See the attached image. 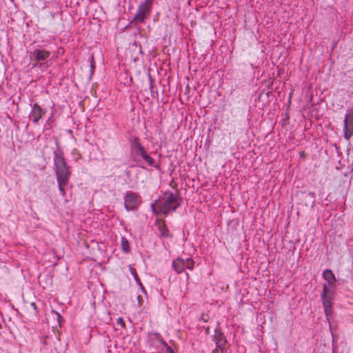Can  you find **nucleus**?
<instances>
[{"label":"nucleus","instance_id":"f257e3e1","mask_svg":"<svg viewBox=\"0 0 353 353\" xmlns=\"http://www.w3.org/2000/svg\"><path fill=\"white\" fill-rule=\"evenodd\" d=\"M130 151L132 159L138 164L143 161L150 166H154V160L147 152L137 137H132L130 140Z\"/></svg>","mask_w":353,"mask_h":353},{"label":"nucleus","instance_id":"f03ea898","mask_svg":"<svg viewBox=\"0 0 353 353\" xmlns=\"http://www.w3.org/2000/svg\"><path fill=\"white\" fill-rule=\"evenodd\" d=\"M53 163L57 181H68L71 174V168L67 163L61 150L53 152Z\"/></svg>","mask_w":353,"mask_h":353},{"label":"nucleus","instance_id":"7ed1b4c3","mask_svg":"<svg viewBox=\"0 0 353 353\" xmlns=\"http://www.w3.org/2000/svg\"><path fill=\"white\" fill-rule=\"evenodd\" d=\"M335 294L334 287L327 288V284L323 285V291L321 294L322 304L324 309L325 315L330 328H331L330 319L333 314V299Z\"/></svg>","mask_w":353,"mask_h":353},{"label":"nucleus","instance_id":"20e7f679","mask_svg":"<svg viewBox=\"0 0 353 353\" xmlns=\"http://www.w3.org/2000/svg\"><path fill=\"white\" fill-rule=\"evenodd\" d=\"M181 205V199L178 194L172 192L164 193L163 201L160 204V212L168 216L170 212H174Z\"/></svg>","mask_w":353,"mask_h":353},{"label":"nucleus","instance_id":"39448f33","mask_svg":"<svg viewBox=\"0 0 353 353\" xmlns=\"http://www.w3.org/2000/svg\"><path fill=\"white\" fill-rule=\"evenodd\" d=\"M153 1L154 0L141 1L137 8V13L132 19V23L136 24L144 23L151 14Z\"/></svg>","mask_w":353,"mask_h":353},{"label":"nucleus","instance_id":"423d86ee","mask_svg":"<svg viewBox=\"0 0 353 353\" xmlns=\"http://www.w3.org/2000/svg\"><path fill=\"white\" fill-rule=\"evenodd\" d=\"M194 267V261L192 258H187L186 259L178 257L172 261V268L177 274H181L187 268L192 270Z\"/></svg>","mask_w":353,"mask_h":353},{"label":"nucleus","instance_id":"0eeeda50","mask_svg":"<svg viewBox=\"0 0 353 353\" xmlns=\"http://www.w3.org/2000/svg\"><path fill=\"white\" fill-rule=\"evenodd\" d=\"M141 201L140 196L132 192H127L124 196V207L127 211H135Z\"/></svg>","mask_w":353,"mask_h":353},{"label":"nucleus","instance_id":"6e6552de","mask_svg":"<svg viewBox=\"0 0 353 353\" xmlns=\"http://www.w3.org/2000/svg\"><path fill=\"white\" fill-rule=\"evenodd\" d=\"M344 138L350 141L353 135V111L348 110L345 114L343 125Z\"/></svg>","mask_w":353,"mask_h":353},{"label":"nucleus","instance_id":"1a4fd4ad","mask_svg":"<svg viewBox=\"0 0 353 353\" xmlns=\"http://www.w3.org/2000/svg\"><path fill=\"white\" fill-rule=\"evenodd\" d=\"M46 113V111L43 109L40 105L34 103L30 112V116L32 118V121L37 123L41 117Z\"/></svg>","mask_w":353,"mask_h":353},{"label":"nucleus","instance_id":"9d476101","mask_svg":"<svg viewBox=\"0 0 353 353\" xmlns=\"http://www.w3.org/2000/svg\"><path fill=\"white\" fill-rule=\"evenodd\" d=\"M212 337L213 341L216 344V347L220 349V350L223 351L225 349V345L226 343V339L224 336V334L221 332L216 331Z\"/></svg>","mask_w":353,"mask_h":353},{"label":"nucleus","instance_id":"9b49d317","mask_svg":"<svg viewBox=\"0 0 353 353\" xmlns=\"http://www.w3.org/2000/svg\"><path fill=\"white\" fill-rule=\"evenodd\" d=\"M322 276L323 278L327 281V288L334 287L335 288L334 284L336 279L335 275L331 270L327 269L323 271Z\"/></svg>","mask_w":353,"mask_h":353},{"label":"nucleus","instance_id":"f8f14e48","mask_svg":"<svg viewBox=\"0 0 353 353\" xmlns=\"http://www.w3.org/2000/svg\"><path fill=\"white\" fill-rule=\"evenodd\" d=\"M50 52L44 50H35L31 52V57L38 61L46 60L50 57Z\"/></svg>","mask_w":353,"mask_h":353},{"label":"nucleus","instance_id":"ddd939ff","mask_svg":"<svg viewBox=\"0 0 353 353\" xmlns=\"http://www.w3.org/2000/svg\"><path fill=\"white\" fill-rule=\"evenodd\" d=\"M129 270L130 272V274L133 276L134 281L136 283L139 285V286L141 288V290L145 292L144 288L141 282V280L139 279L138 274L137 273V271L134 268L132 267L131 265H129Z\"/></svg>","mask_w":353,"mask_h":353},{"label":"nucleus","instance_id":"4468645a","mask_svg":"<svg viewBox=\"0 0 353 353\" xmlns=\"http://www.w3.org/2000/svg\"><path fill=\"white\" fill-rule=\"evenodd\" d=\"M121 245L122 251L124 253H128L130 252V245L128 239L123 236L121 239Z\"/></svg>","mask_w":353,"mask_h":353},{"label":"nucleus","instance_id":"2eb2a0df","mask_svg":"<svg viewBox=\"0 0 353 353\" xmlns=\"http://www.w3.org/2000/svg\"><path fill=\"white\" fill-rule=\"evenodd\" d=\"M68 181H57L59 190L63 196L65 195V186L68 184Z\"/></svg>","mask_w":353,"mask_h":353},{"label":"nucleus","instance_id":"dca6fc26","mask_svg":"<svg viewBox=\"0 0 353 353\" xmlns=\"http://www.w3.org/2000/svg\"><path fill=\"white\" fill-rule=\"evenodd\" d=\"M159 341L165 347L166 353H175L174 350L170 347L162 339H160Z\"/></svg>","mask_w":353,"mask_h":353},{"label":"nucleus","instance_id":"f3484780","mask_svg":"<svg viewBox=\"0 0 353 353\" xmlns=\"http://www.w3.org/2000/svg\"><path fill=\"white\" fill-rule=\"evenodd\" d=\"M157 201H155V203H152L151 205V210L157 216H159L160 214H162V213L160 212V207L159 208V210L156 208L155 204H157Z\"/></svg>","mask_w":353,"mask_h":353},{"label":"nucleus","instance_id":"a211bd4d","mask_svg":"<svg viewBox=\"0 0 353 353\" xmlns=\"http://www.w3.org/2000/svg\"><path fill=\"white\" fill-rule=\"evenodd\" d=\"M161 234L163 236H168L170 233L168 230L165 227H162L160 228Z\"/></svg>","mask_w":353,"mask_h":353},{"label":"nucleus","instance_id":"6ab92c4d","mask_svg":"<svg viewBox=\"0 0 353 353\" xmlns=\"http://www.w3.org/2000/svg\"><path fill=\"white\" fill-rule=\"evenodd\" d=\"M52 312L54 315V316L56 317L58 323L60 324L61 320V316L60 313L57 312V311H55V310H52Z\"/></svg>","mask_w":353,"mask_h":353},{"label":"nucleus","instance_id":"aec40b11","mask_svg":"<svg viewBox=\"0 0 353 353\" xmlns=\"http://www.w3.org/2000/svg\"><path fill=\"white\" fill-rule=\"evenodd\" d=\"M117 322L118 325H120L121 327H124L125 323L122 317H119L117 319Z\"/></svg>","mask_w":353,"mask_h":353},{"label":"nucleus","instance_id":"412c9836","mask_svg":"<svg viewBox=\"0 0 353 353\" xmlns=\"http://www.w3.org/2000/svg\"><path fill=\"white\" fill-rule=\"evenodd\" d=\"M307 196H310L312 199V203H314V201H315V197H316L315 193H314L312 192H309L307 194Z\"/></svg>","mask_w":353,"mask_h":353},{"label":"nucleus","instance_id":"4be33fe9","mask_svg":"<svg viewBox=\"0 0 353 353\" xmlns=\"http://www.w3.org/2000/svg\"><path fill=\"white\" fill-rule=\"evenodd\" d=\"M219 350H220V349L216 347V349L213 350L212 353H219Z\"/></svg>","mask_w":353,"mask_h":353},{"label":"nucleus","instance_id":"5701e85b","mask_svg":"<svg viewBox=\"0 0 353 353\" xmlns=\"http://www.w3.org/2000/svg\"><path fill=\"white\" fill-rule=\"evenodd\" d=\"M52 116H53V114H52V116L48 119V121H47L48 123H50V121L51 118L52 117Z\"/></svg>","mask_w":353,"mask_h":353},{"label":"nucleus","instance_id":"b1692460","mask_svg":"<svg viewBox=\"0 0 353 353\" xmlns=\"http://www.w3.org/2000/svg\"><path fill=\"white\" fill-rule=\"evenodd\" d=\"M32 306L34 309H36V305H35V303H32Z\"/></svg>","mask_w":353,"mask_h":353},{"label":"nucleus","instance_id":"393cba45","mask_svg":"<svg viewBox=\"0 0 353 353\" xmlns=\"http://www.w3.org/2000/svg\"><path fill=\"white\" fill-rule=\"evenodd\" d=\"M138 300L139 301V299H141V296H138Z\"/></svg>","mask_w":353,"mask_h":353},{"label":"nucleus","instance_id":"a878e982","mask_svg":"<svg viewBox=\"0 0 353 353\" xmlns=\"http://www.w3.org/2000/svg\"><path fill=\"white\" fill-rule=\"evenodd\" d=\"M185 275L187 276V277H189V274L188 273H185Z\"/></svg>","mask_w":353,"mask_h":353}]
</instances>
